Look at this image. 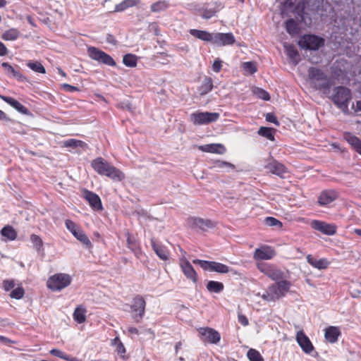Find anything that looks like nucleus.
<instances>
[{
  "label": "nucleus",
  "mask_w": 361,
  "mask_h": 361,
  "mask_svg": "<svg viewBox=\"0 0 361 361\" xmlns=\"http://www.w3.org/2000/svg\"><path fill=\"white\" fill-rule=\"evenodd\" d=\"M70 232L87 247H92V243L86 234L80 229V227H67Z\"/></svg>",
  "instance_id": "nucleus-21"
},
{
  "label": "nucleus",
  "mask_w": 361,
  "mask_h": 361,
  "mask_svg": "<svg viewBox=\"0 0 361 361\" xmlns=\"http://www.w3.org/2000/svg\"><path fill=\"white\" fill-rule=\"evenodd\" d=\"M217 11L215 9H204L202 13V17L204 19H209L216 13Z\"/></svg>",
  "instance_id": "nucleus-56"
},
{
  "label": "nucleus",
  "mask_w": 361,
  "mask_h": 361,
  "mask_svg": "<svg viewBox=\"0 0 361 361\" xmlns=\"http://www.w3.org/2000/svg\"><path fill=\"white\" fill-rule=\"evenodd\" d=\"M152 250L161 260L166 261L169 258V251L166 247L159 243L154 236L150 238Z\"/></svg>",
  "instance_id": "nucleus-13"
},
{
  "label": "nucleus",
  "mask_w": 361,
  "mask_h": 361,
  "mask_svg": "<svg viewBox=\"0 0 361 361\" xmlns=\"http://www.w3.org/2000/svg\"><path fill=\"white\" fill-rule=\"evenodd\" d=\"M0 98L6 102L8 104L11 105L13 108H14L16 110H17L18 112L21 113L24 115H29L30 111L29 109L25 107L24 105H23L21 103H20L18 101L15 99L13 97L4 96L0 94Z\"/></svg>",
  "instance_id": "nucleus-19"
},
{
  "label": "nucleus",
  "mask_w": 361,
  "mask_h": 361,
  "mask_svg": "<svg viewBox=\"0 0 361 361\" xmlns=\"http://www.w3.org/2000/svg\"><path fill=\"white\" fill-rule=\"evenodd\" d=\"M198 149L204 152L224 154L226 152L225 146L220 143H212L200 145Z\"/></svg>",
  "instance_id": "nucleus-20"
},
{
  "label": "nucleus",
  "mask_w": 361,
  "mask_h": 361,
  "mask_svg": "<svg viewBox=\"0 0 361 361\" xmlns=\"http://www.w3.org/2000/svg\"><path fill=\"white\" fill-rule=\"evenodd\" d=\"M296 341L305 353L310 354L314 350L313 345L303 331H300L297 333Z\"/></svg>",
  "instance_id": "nucleus-16"
},
{
  "label": "nucleus",
  "mask_w": 361,
  "mask_h": 361,
  "mask_svg": "<svg viewBox=\"0 0 361 361\" xmlns=\"http://www.w3.org/2000/svg\"><path fill=\"white\" fill-rule=\"evenodd\" d=\"M266 120L270 123H274L276 126H279V122L276 116L272 113H269L266 115Z\"/></svg>",
  "instance_id": "nucleus-59"
},
{
  "label": "nucleus",
  "mask_w": 361,
  "mask_h": 361,
  "mask_svg": "<svg viewBox=\"0 0 361 361\" xmlns=\"http://www.w3.org/2000/svg\"><path fill=\"white\" fill-rule=\"evenodd\" d=\"M284 48L288 57L294 64H298L300 60V56L295 46L293 44H285Z\"/></svg>",
  "instance_id": "nucleus-29"
},
{
  "label": "nucleus",
  "mask_w": 361,
  "mask_h": 361,
  "mask_svg": "<svg viewBox=\"0 0 361 361\" xmlns=\"http://www.w3.org/2000/svg\"><path fill=\"white\" fill-rule=\"evenodd\" d=\"M169 6V4L164 0H159L150 6V9L153 13H158L166 10Z\"/></svg>",
  "instance_id": "nucleus-36"
},
{
  "label": "nucleus",
  "mask_w": 361,
  "mask_h": 361,
  "mask_svg": "<svg viewBox=\"0 0 361 361\" xmlns=\"http://www.w3.org/2000/svg\"><path fill=\"white\" fill-rule=\"evenodd\" d=\"M30 240L33 244V247L39 253L44 252L43 242L38 235L35 234L31 235Z\"/></svg>",
  "instance_id": "nucleus-45"
},
{
  "label": "nucleus",
  "mask_w": 361,
  "mask_h": 361,
  "mask_svg": "<svg viewBox=\"0 0 361 361\" xmlns=\"http://www.w3.org/2000/svg\"><path fill=\"white\" fill-rule=\"evenodd\" d=\"M1 66L4 69L6 73L14 78H20L21 76L20 73L16 70L14 67L10 65L8 62H4L1 64Z\"/></svg>",
  "instance_id": "nucleus-40"
},
{
  "label": "nucleus",
  "mask_w": 361,
  "mask_h": 361,
  "mask_svg": "<svg viewBox=\"0 0 361 361\" xmlns=\"http://www.w3.org/2000/svg\"><path fill=\"white\" fill-rule=\"evenodd\" d=\"M314 228L324 235H332L336 233V227H314Z\"/></svg>",
  "instance_id": "nucleus-51"
},
{
  "label": "nucleus",
  "mask_w": 361,
  "mask_h": 361,
  "mask_svg": "<svg viewBox=\"0 0 361 361\" xmlns=\"http://www.w3.org/2000/svg\"><path fill=\"white\" fill-rule=\"evenodd\" d=\"M275 255L276 252L271 247L263 245L255 250L253 258L255 260H269L274 257Z\"/></svg>",
  "instance_id": "nucleus-11"
},
{
  "label": "nucleus",
  "mask_w": 361,
  "mask_h": 361,
  "mask_svg": "<svg viewBox=\"0 0 361 361\" xmlns=\"http://www.w3.org/2000/svg\"><path fill=\"white\" fill-rule=\"evenodd\" d=\"M123 63L127 67L134 68L137 63V57L132 54H127L123 57Z\"/></svg>",
  "instance_id": "nucleus-38"
},
{
  "label": "nucleus",
  "mask_w": 361,
  "mask_h": 361,
  "mask_svg": "<svg viewBox=\"0 0 361 361\" xmlns=\"http://www.w3.org/2000/svg\"><path fill=\"white\" fill-rule=\"evenodd\" d=\"M351 99V91L348 87L338 86L334 88L331 100L334 104L346 115L350 114L348 105Z\"/></svg>",
  "instance_id": "nucleus-1"
},
{
  "label": "nucleus",
  "mask_w": 361,
  "mask_h": 361,
  "mask_svg": "<svg viewBox=\"0 0 361 361\" xmlns=\"http://www.w3.org/2000/svg\"><path fill=\"white\" fill-rule=\"evenodd\" d=\"M127 247L129 248L136 257H139L142 255L140 243L137 235L130 233L128 231L126 233Z\"/></svg>",
  "instance_id": "nucleus-12"
},
{
  "label": "nucleus",
  "mask_w": 361,
  "mask_h": 361,
  "mask_svg": "<svg viewBox=\"0 0 361 361\" xmlns=\"http://www.w3.org/2000/svg\"><path fill=\"white\" fill-rule=\"evenodd\" d=\"M27 67H29L32 71L44 74L46 73L45 68L42 66V64L39 61H30L27 63Z\"/></svg>",
  "instance_id": "nucleus-44"
},
{
  "label": "nucleus",
  "mask_w": 361,
  "mask_h": 361,
  "mask_svg": "<svg viewBox=\"0 0 361 361\" xmlns=\"http://www.w3.org/2000/svg\"><path fill=\"white\" fill-rule=\"evenodd\" d=\"M7 53H8L7 48L6 47V46L4 45V43L0 42V56H6L7 54Z\"/></svg>",
  "instance_id": "nucleus-64"
},
{
  "label": "nucleus",
  "mask_w": 361,
  "mask_h": 361,
  "mask_svg": "<svg viewBox=\"0 0 361 361\" xmlns=\"http://www.w3.org/2000/svg\"><path fill=\"white\" fill-rule=\"evenodd\" d=\"M247 356L250 361H264L261 354L255 349L251 348L247 351Z\"/></svg>",
  "instance_id": "nucleus-47"
},
{
  "label": "nucleus",
  "mask_w": 361,
  "mask_h": 361,
  "mask_svg": "<svg viewBox=\"0 0 361 361\" xmlns=\"http://www.w3.org/2000/svg\"><path fill=\"white\" fill-rule=\"evenodd\" d=\"M270 286L267 288L266 292L262 295V298L268 302H274L276 300Z\"/></svg>",
  "instance_id": "nucleus-52"
},
{
  "label": "nucleus",
  "mask_w": 361,
  "mask_h": 361,
  "mask_svg": "<svg viewBox=\"0 0 361 361\" xmlns=\"http://www.w3.org/2000/svg\"><path fill=\"white\" fill-rule=\"evenodd\" d=\"M198 331L202 338L211 343L216 344L220 341V334L214 329L205 327L200 328Z\"/></svg>",
  "instance_id": "nucleus-14"
},
{
  "label": "nucleus",
  "mask_w": 361,
  "mask_h": 361,
  "mask_svg": "<svg viewBox=\"0 0 361 361\" xmlns=\"http://www.w3.org/2000/svg\"><path fill=\"white\" fill-rule=\"evenodd\" d=\"M5 290L8 291L14 288L15 283L13 281L6 280L3 283Z\"/></svg>",
  "instance_id": "nucleus-62"
},
{
  "label": "nucleus",
  "mask_w": 361,
  "mask_h": 361,
  "mask_svg": "<svg viewBox=\"0 0 361 361\" xmlns=\"http://www.w3.org/2000/svg\"><path fill=\"white\" fill-rule=\"evenodd\" d=\"M265 168L271 173L280 177H283L285 173H288V169L286 166L275 159L269 161L265 166Z\"/></svg>",
  "instance_id": "nucleus-17"
},
{
  "label": "nucleus",
  "mask_w": 361,
  "mask_h": 361,
  "mask_svg": "<svg viewBox=\"0 0 361 361\" xmlns=\"http://www.w3.org/2000/svg\"><path fill=\"white\" fill-rule=\"evenodd\" d=\"M308 77L312 86L317 90L326 91L331 86V81L319 68L310 67L308 70Z\"/></svg>",
  "instance_id": "nucleus-2"
},
{
  "label": "nucleus",
  "mask_w": 361,
  "mask_h": 361,
  "mask_svg": "<svg viewBox=\"0 0 361 361\" xmlns=\"http://www.w3.org/2000/svg\"><path fill=\"white\" fill-rule=\"evenodd\" d=\"M213 80L210 77H205L202 84L199 87L200 95H204L213 89Z\"/></svg>",
  "instance_id": "nucleus-31"
},
{
  "label": "nucleus",
  "mask_w": 361,
  "mask_h": 361,
  "mask_svg": "<svg viewBox=\"0 0 361 361\" xmlns=\"http://www.w3.org/2000/svg\"><path fill=\"white\" fill-rule=\"evenodd\" d=\"M307 261L310 265L318 269H326L330 264L325 258L317 259L311 255L307 256Z\"/></svg>",
  "instance_id": "nucleus-26"
},
{
  "label": "nucleus",
  "mask_w": 361,
  "mask_h": 361,
  "mask_svg": "<svg viewBox=\"0 0 361 361\" xmlns=\"http://www.w3.org/2000/svg\"><path fill=\"white\" fill-rule=\"evenodd\" d=\"M146 302L144 298L140 295H137L133 299L130 309L133 319L136 322H140L145 312Z\"/></svg>",
  "instance_id": "nucleus-6"
},
{
  "label": "nucleus",
  "mask_w": 361,
  "mask_h": 361,
  "mask_svg": "<svg viewBox=\"0 0 361 361\" xmlns=\"http://www.w3.org/2000/svg\"><path fill=\"white\" fill-rule=\"evenodd\" d=\"M235 42L234 35L231 32H217L213 35L212 43L219 47L233 45Z\"/></svg>",
  "instance_id": "nucleus-9"
},
{
  "label": "nucleus",
  "mask_w": 361,
  "mask_h": 361,
  "mask_svg": "<svg viewBox=\"0 0 361 361\" xmlns=\"http://www.w3.org/2000/svg\"><path fill=\"white\" fill-rule=\"evenodd\" d=\"M257 97L264 101H269L270 99L269 94L264 90L257 88L256 90Z\"/></svg>",
  "instance_id": "nucleus-55"
},
{
  "label": "nucleus",
  "mask_w": 361,
  "mask_h": 361,
  "mask_svg": "<svg viewBox=\"0 0 361 361\" xmlns=\"http://www.w3.org/2000/svg\"><path fill=\"white\" fill-rule=\"evenodd\" d=\"M265 224L267 226H282V224L281 221L277 220L274 217H267L265 219Z\"/></svg>",
  "instance_id": "nucleus-57"
},
{
  "label": "nucleus",
  "mask_w": 361,
  "mask_h": 361,
  "mask_svg": "<svg viewBox=\"0 0 361 361\" xmlns=\"http://www.w3.org/2000/svg\"><path fill=\"white\" fill-rule=\"evenodd\" d=\"M258 133L271 141L274 140V130L271 128L261 127L259 129Z\"/></svg>",
  "instance_id": "nucleus-43"
},
{
  "label": "nucleus",
  "mask_w": 361,
  "mask_h": 361,
  "mask_svg": "<svg viewBox=\"0 0 361 361\" xmlns=\"http://www.w3.org/2000/svg\"><path fill=\"white\" fill-rule=\"evenodd\" d=\"M83 197L89 203L92 209L95 211H102L103 209L102 200L96 193L84 189Z\"/></svg>",
  "instance_id": "nucleus-10"
},
{
  "label": "nucleus",
  "mask_w": 361,
  "mask_h": 361,
  "mask_svg": "<svg viewBox=\"0 0 361 361\" xmlns=\"http://www.w3.org/2000/svg\"><path fill=\"white\" fill-rule=\"evenodd\" d=\"M86 310L82 306L77 307L73 312V319L79 324H82L86 320Z\"/></svg>",
  "instance_id": "nucleus-34"
},
{
  "label": "nucleus",
  "mask_w": 361,
  "mask_h": 361,
  "mask_svg": "<svg viewBox=\"0 0 361 361\" xmlns=\"http://www.w3.org/2000/svg\"><path fill=\"white\" fill-rule=\"evenodd\" d=\"M180 267L184 275L192 282L197 281V274L188 260H184L180 263Z\"/></svg>",
  "instance_id": "nucleus-22"
},
{
  "label": "nucleus",
  "mask_w": 361,
  "mask_h": 361,
  "mask_svg": "<svg viewBox=\"0 0 361 361\" xmlns=\"http://www.w3.org/2000/svg\"><path fill=\"white\" fill-rule=\"evenodd\" d=\"M50 354L63 359L64 360H69V356L59 349L54 348L49 351Z\"/></svg>",
  "instance_id": "nucleus-54"
},
{
  "label": "nucleus",
  "mask_w": 361,
  "mask_h": 361,
  "mask_svg": "<svg viewBox=\"0 0 361 361\" xmlns=\"http://www.w3.org/2000/svg\"><path fill=\"white\" fill-rule=\"evenodd\" d=\"M270 266H271V264H266V263H258L257 264L258 269L261 272L264 273L265 275H267Z\"/></svg>",
  "instance_id": "nucleus-60"
},
{
  "label": "nucleus",
  "mask_w": 361,
  "mask_h": 361,
  "mask_svg": "<svg viewBox=\"0 0 361 361\" xmlns=\"http://www.w3.org/2000/svg\"><path fill=\"white\" fill-rule=\"evenodd\" d=\"M222 68V61L219 59L214 60L212 65V70L215 73H219Z\"/></svg>",
  "instance_id": "nucleus-58"
},
{
  "label": "nucleus",
  "mask_w": 361,
  "mask_h": 361,
  "mask_svg": "<svg viewBox=\"0 0 361 361\" xmlns=\"http://www.w3.org/2000/svg\"><path fill=\"white\" fill-rule=\"evenodd\" d=\"M111 345L115 347L117 353L123 357L126 353V348L118 337H116L111 341Z\"/></svg>",
  "instance_id": "nucleus-46"
},
{
  "label": "nucleus",
  "mask_w": 361,
  "mask_h": 361,
  "mask_svg": "<svg viewBox=\"0 0 361 361\" xmlns=\"http://www.w3.org/2000/svg\"><path fill=\"white\" fill-rule=\"evenodd\" d=\"M0 232L6 240H15L17 236V233L13 227H3Z\"/></svg>",
  "instance_id": "nucleus-39"
},
{
  "label": "nucleus",
  "mask_w": 361,
  "mask_h": 361,
  "mask_svg": "<svg viewBox=\"0 0 361 361\" xmlns=\"http://www.w3.org/2000/svg\"><path fill=\"white\" fill-rule=\"evenodd\" d=\"M243 69L250 75L254 74L257 71L256 63L252 61L244 62L242 64Z\"/></svg>",
  "instance_id": "nucleus-48"
},
{
  "label": "nucleus",
  "mask_w": 361,
  "mask_h": 361,
  "mask_svg": "<svg viewBox=\"0 0 361 361\" xmlns=\"http://www.w3.org/2000/svg\"><path fill=\"white\" fill-rule=\"evenodd\" d=\"M324 39L315 35H305L298 42L299 46L305 49L317 50L324 45Z\"/></svg>",
  "instance_id": "nucleus-5"
},
{
  "label": "nucleus",
  "mask_w": 361,
  "mask_h": 361,
  "mask_svg": "<svg viewBox=\"0 0 361 361\" xmlns=\"http://www.w3.org/2000/svg\"><path fill=\"white\" fill-rule=\"evenodd\" d=\"M20 36V32L16 28H11L6 31H5L2 35L1 38L6 41H13L17 39Z\"/></svg>",
  "instance_id": "nucleus-35"
},
{
  "label": "nucleus",
  "mask_w": 361,
  "mask_h": 361,
  "mask_svg": "<svg viewBox=\"0 0 361 361\" xmlns=\"http://www.w3.org/2000/svg\"><path fill=\"white\" fill-rule=\"evenodd\" d=\"M214 167L219 168V169H224V168H228L231 169H235V166L234 164L225 161H221V160H216L214 161Z\"/></svg>",
  "instance_id": "nucleus-50"
},
{
  "label": "nucleus",
  "mask_w": 361,
  "mask_h": 361,
  "mask_svg": "<svg viewBox=\"0 0 361 361\" xmlns=\"http://www.w3.org/2000/svg\"><path fill=\"white\" fill-rule=\"evenodd\" d=\"M206 288L211 293H220L223 291L224 286L221 282L209 281L207 283Z\"/></svg>",
  "instance_id": "nucleus-32"
},
{
  "label": "nucleus",
  "mask_w": 361,
  "mask_h": 361,
  "mask_svg": "<svg viewBox=\"0 0 361 361\" xmlns=\"http://www.w3.org/2000/svg\"><path fill=\"white\" fill-rule=\"evenodd\" d=\"M101 176H105L114 181H121L125 178V174L120 169L110 164Z\"/></svg>",
  "instance_id": "nucleus-18"
},
{
  "label": "nucleus",
  "mask_w": 361,
  "mask_h": 361,
  "mask_svg": "<svg viewBox=\"0 0 361 361\" xmlns=\"http://www.w3.org/2000/svg\"><path fill=\"white\" fill-rule=\"evenodd\" d=\"M238 322L240 323L243 326L248 325V319L246 316L243 314H238Z\"/></svg>",
  "instance_id": "nucleus-63"
},
{
  "label": "nucleus",
  "mask_w": 361,
  "mask_h": 361,
  "mask_svg": "<svg viewBox=\"0 0 361 361\" xmlns=\"http://www.w3.org/2000/svg\"><path fill=\"white\" fill-rule=\"evenodd\" d=\"M285 27L287 32L290 35H297L300 30L298 24L293 18L286 20V22L285 23Z\"/></svg>",
  "instance_id": "nucleus-33"
},
{
  "label": "nucleus",
  "mask_w": 361,
  "mask_h": 361,
  "mask_svg": "<svg viewBox=\"0 0 361 361\" xmlns=\"http://www.w3.org/2000/svg\"><path fill=\"white\" fill-rule=\"evenodd\" d=\"M214 271L215 272L220 273V274H226L231 271V269L228 267L226 264H221L220 262H215V267Z\"/></svg>",
  "instance_id": "nucleus-49"
},
{
  "label": "nucleus",
  "mask_w": 361,
  "mask_h": 361,
  "mask_svg": "<svg viewBox=\"0 0 361 361\" xmlns=\"http://www.w3.org/2000/svg\"><path fill=\"white\" fill-rule=\"evenodd\" d=\"M109 165V163L102 157H97L91 162V166L99 175L104 173Z\"/></svg>",
  "instance_id": "nucleus-25"
},
{
  "label": "nucleus",
  "mask_w": 361,
  "mask_h": 361,
  "mask_svg": "<svg viewBox=\"0 0 361 361\" xmlns=\"http://www.w3.org/2000/svg\"><path fill=\"white\" fill-rule=\"evenodd\" d=\"M187 224L189 226H209L211 221L202 218L189 217L187 219Z\"/></svg>",
  "instance_id": "nucleus-41"
},
{
  "label": "nucleus",
  "mask_w": 361,
  "mask_h": 361,
  "mask_svg": "<svg viewBox=\"0 0 361 361\" xmlns=\"http://www.w3.org/2000/svg\"><path fill=\"white\" fill-rule=\"evenodd\" d=\"M63 146L65 147H71V148H77V147H81L84 148L87 146V144L80 140L76 139H69L67 140H65L63 143Z\"/></svg>",
  "instance_id": "nucleus-37"
},
{
  "label": "nucleus",
  "mask_w": 361,
  "mask_h": 361,
  "mask_svg": "<svg viewBox=\"0 0 361 361\" xmlns=\"http://www.w3.org/2000/svg\"><path fill=\"white\" fill-rule=\"evenodd\" d=\"M343 137L352 146L353 149L361 155V140L349 132L344 133Z\"/></svg>",
  "instance_id": "nucleus-23"
},
{
  "label": "nucleus",
  "mask_w": 361,
  "mask_h": 361,
  "mask_svg": "<svg viewBox=\"0 0 361 361\" xmlns=\"http://www.w3.org/2000/svg\"><path fill=\"white\" fill-rule=\"evenodd\" d=\"M190 34L199 39L212 43L214 33H210L205 30L191 29L190 30Z\"/></svg>",
  "instance_id": "nucleus-27"
},
{
  "label": "nucleus",
  "mask_w": 361,
  "mask_h": 361,
  "mask_svg": "<svg viewBox=\"0 0 361 361\" xmlns=\"http://www.w3.org/2000/svg\"><path fill=\"white\" fill-rule=\"evenodd\" d=\"M71 276L67 274H56L49 278L47 282V287L52 290H61L71 283Z\"/></svg>",
  "instance_id": "nucleus-3"
},
{
  "label": "nucleus",
  "mask_w": 361,
  "mask_h": 361,
  "mask_svg": "<svg viewBox=\"0 0 361 361\" xmlns=\"http://www.w3.org/2000/svg\"><path fill=\"white\" fill-rule=\"evenodd\" d=\"M291 283L286 279H282L270 286L276 300L284 297L290 290Z\"/></svg>",
  "instance_id": "nucleus-8"
},
{
  "label": "nucleus",
  "mask_w": 361,
  "mask_h": 361,
  "mask_svg": "<svg viewBox=\"0 0 361 361\" xmlns=\"http://www.w3.org/2000/svg\"><path fill=\"white\" fill-rule=\"evenodd\" d=\"M87 51L92 59L109 66H116V63L114 59L106 52L94 47H89Z\"/></svg>",
  "instance_id": "nucleus-7"
},
{
  "label": "nucleus",
  "mask_w": 361,
  "mask_h": 361,
  "mask_svg": "<svg viewBox=\"0 0 361 361\" xmlns=\"http://www.w3.org/2000/svg\"><path fill=\"white\" fill-rule=\"evenodd\" d=\"M140 0H123L115 6L116 12H122L126 9L140 4Z\"/></svg>",
  "instance_id": "nucleus-30"
},
{
  "label": "nucleus",
  "mask_w": 361,
  "mask_h": 361,
  "mask_svg": "<svg viewBox=\"0 0 361 361\" xmlns=\"http://www.w3.org/2000/svg\"><path fill=\"white\" fill-rule=\"evenodd\" d=\"M62 88L65 91H67V92H73L79 91V88L78 87L73 86L71 85L66 84V83L62 85Z\"/></svg>",
  "instance_id": "nucleus-61"
},
{
  "label": "nucleus",
  "mask_w": 361,
  "mask_h": 361,
  "mask_svg": "<svg viewBox=\"0 0 361 361\" xmlns=\"http://www.w3.org/2000/svg\"><path fill=\"white\" fill-rule=\"evenodd\" d=\"M266 276L275 281H278L287 278V276L283 271L274 265L270 266Z\"/></svg>",
  "instance_id": "nucleus-28"
},
{
  "label": "nucleus",
  "mask_w": 361,
  "mask_h": 361,
  "mask_svg": "<svg viewBox=\"0 0 361 361\" xmlns=\"http://www.w3.org/2000/svg\"><path fill=\"white\" fill-rule=\"evenodd\" d=\"M219 116V114L216 112L196 111L190 114V121L194 125H207L216 121Z\"/></svg>",
  "instance_id": "nucleus-4"
},
{
  "label": "nucleus",
  "mask_w": 361,
  "mask_h": 361,
  "mask_svg": "<svg viewBox=\"0 0 361 361\" xmlns=\"http://www.w3.org/2000/svg\"><path fill=\"white\" fill-rule=\"evenodd\" d=\"M338 197V192L334 190H326L320 192L318 196V203L321 206H326Z\"/></svg>",
  "instance_id": "nucleus-15"
},
{
  "label": "nucleus",
  "mask_w": 361,
  "mask_h": 361,
  "mask_svg": "<svg viewBox=\"0 0 361 361\" xmlns=\"http://www.w3.org/2000/svg\"><path fill=\"white\" fill-rule=\"evenodd\" d=\"M194 264H199L204 270H208L210 271H214L215 267V262L212 261H206L201 259H194L192 261Z\"/></svg>",
  "instance_id": "nucleus-42"
},
{
  "label": "nucleus",
  "mask_w": 361,
  "mask_h": 361,
  "mask_svg": "<svg viewBox=\"0 0 361 361\" xmlns=\"http://www.w3.org/2000/svg\"><path fill=\"white\" fill-rule=\"evenodd\" d=\"M24 293V289L22 287H18L11 292L10 296L12 298L19 300L23 297Z\"/></svg>",
  "instance_id": "nucleus-53"
},
{
  "label": "nucleus",
  "mask_w": 361,
  "mask_h": 361,
  "mask_svg": "<svg viewBox=\"0 0 361 361\" xmlns=\"http://www.w3.org/2000/svg\"><path fill=\"white\" fill-rule=\"evenodd\" d=\"M341 334L338 327L331 326L325 329L324 337L328 342L334 343L338 341Z\"/></svg>",
  "instance_id": "nucleus-24"
}]
</instances>
